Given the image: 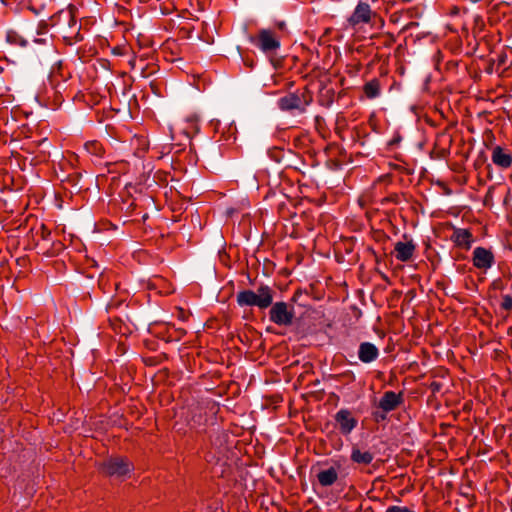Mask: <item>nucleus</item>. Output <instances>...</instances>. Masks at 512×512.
<instances>
[{
  "label": "nucleus",
  "instance_id": "12",
  "mask_svg": "<svg viewBox=\"0 0 512 512\" xmlns=\"http://www.w3.org/2000/svg\"><path fill=\"white\" fill-rule=\"evenodd\" d=\"M334 418L340 433L343 435H349L355 429L358 423L357 419L348 409H340L335 414Z\"/></svg>",
  "mask_w": 512,
  "mask_h": 512
},
{
  "label": "nucleus",
  "instance_id": "14",
  "mask_svg": "<svg viewBox=\"0 0 512 512\" xmlns=\"http://www.w3.org/2000/svg\"><path fill=\"white\" fill-rule=\"evenodd\" d=\"M492 162L501 169H508L512 166V153L501 146H495L491 153Z\"/></svg>",
  "mask_w": 512,
  "mask_h": 512
},
{
  "label": "nucleus",
  "instance_id": "5",
  "mask_svg": "<svg viewBox=\"0 0 512 512\" xmlns=\"http://www.w3.org/2000/svg\"><path fill=\"white\" fill-rule=\"evenodd\" d=\"M294 318V308L286 302L280 301L272 303L269 311V319L271 322L279 326H290Z\"/></svg>",
  "mask_w": 512,
  "mask_h": 512
},
{
  "label": "nucleus",
  "instance_id": "21",
  "mask_svg": "<svg viewBox=\"0 0 512 512\" xmlns=\"http://www.w3.org/2000/svg\"><path fill=\"white\" fill-rule=\"evenodd\" d=\"M385 512H416L407 506L392 505L387 507Z\"/></svg>",
  "mask_w": 512,
  "mask_h": 512
},
{
  "label": "nucleus",
  "instance_id": "19",
  "mask_svg": "<svg viewBox=\"0 0 512 512\" xmlns=\"http://www.w3.org/2000/svg\"><path fill=\"white\" fill-rule=\"evenodd\" d=\"M84 148L87 153L96 157L97 160H100L105 153L103 145L96 140L86 142Z\"/></svg>",
  "mask_w": 512,
  "mask_h": 512
},
{
  "label": "nucleus",
  "instance_id": "1",
  "mask_svg": "<svg viewBox=\"0 0 512 512\" xmlns=\"http://www.w3.org/2000/svg\"><path fill=\"white\" fill-rule=\"evenodd\" d=\"M54 24L58 26L59 32L68 44L81 41L83 39L80 30L81 25L77 22L74 8L70 6L66 10H61L53 17Z\"/></svg>",
  "mask_w": 512,
  "mask_h": 512
},
{
  "label": "nucleus",
  "instance_id": "2",
  "mask_svg": "<svg viewBox=\"0 0 512 512\" xmlns=\"http://www.w3.org/2000/svg\"><path fill=\"white\" fill-rule=\"evenodd\" d=\"M273 290L267 285H261L257 291L242 290L237 293L236 301L240 307L256 306L263 310L270 307L273 303Z\"/></svg>",
  "mask_w": 512,
  "mask_h": 512
},
{
  "label": "nucleus",
  "instance_id": "4",
  "mask_svg": "<svg viewBox=\"0 0 512 512\" xmlns=\"http://www.w3.org/2000/svg\"><path fill=\"white\" fill-rule=\"evenodd\" d=\"M250 42L265 54H274L280 48L279 37L269 29L259 30L257 35L250 37Z\"/></svg>",
  "mask_w": 512,
  "mask_h": 512
},
{
  "label": "nucleus",
  "instance_id": "15",
  "mask_svg": "<svg viewBox=\"0 0 512 512\" xmlns=\"http://www.w3.org/2000/svg\"><path fill=\"white\" fill-rule=\"evenodd\" d=\"M379 349L371 342H361L358 348V358L364 364H369L378 359Z\"/></svg>",
  "mask_w": 512,
  "mask_h": 512
},
{
  "label": "nucleus",
  "instance_id": "10",
  "mask_svg": "<svg viewBox=\"0 0 512 512\" xmlns=\"http://www.w3.org/2000/svg\"><path fill=\"white\" fill-rule=\"evenodd\" d=\"M403 402L402 393H395L394 391H386L381 397L378 407L384 412L388 413L395 410L398 406H400ZM376 419L384 420L386 418L385 414L379 415L375 414Z\"/></svg>",
  "mask_w": 512,
  "mask_h": 512
},
{
  "label": "nucleus",
  "instance_id": "13",
  "mask_svg": "<svg viewBox=\"0 0 512 512\" xmlns=\"http://www.w3.org/2000/svg\"><path fill=\"white\" fill-rule=\"evenodd\" d=\"M341 466L336 464L334 466L322 467L316 474L317 481L321 487H330L334 485L339 478Z\"/></svg>",
  "mask_w": 512,
  "mask_h": 512
},
{
  "label": "nucleus",
  "instance_id": "11",
  "mask_svg": "<svg viewBox=\"0 0 512 512\" xmlns=\"http://www.w3.org/2000/svg\"><path fill=\"white\" fill-rule=\"evenodd\" d=\"M450 240L455 247L467 251L471 249L475 237L469 229L453 227Z\"/></svg>",
  "mask_w": 512,
  "mask_h": 512
},
{
  "label": "nucleus",
  "instance_id": "24",
  "mask_svg": "<svg viewBox=\"0 0 512 512\" xmlns=\"http://www.w3.org/2000/svg\"><path fill=\"white\" fill-rule=\"evenodd\" d=\"M510 293H512V287L510 288Z\"/></svg>",
  "mask_w": 512,
  "mask_h": 512
},
{
  "label": "nucleus",
  "instance_id": "23",
  "mask_svg": "<svg viewBox=\"0 0 512 512\" xmlns=\"http://www.w3.org/2000/svg\"><path fill=\"white\" fill-rule=\"evenodd\" d=\"M432 388H433V391H436V390H438V389H439V385H438V384H436V383H433V384H432Z\"/></svg>",
  "mask_w": 512,
  "mask_h": 512
},
{
  "label": "nucleus",
  "instance_id": "22",
  "mask_svg": "<svg viewBox=\"0 0 512 512\" xmlns=\"http://www.w3.org/2000/svg\"><path fill=\"white\" fill-rule=\"evenodd\" d=\"M51 232L49 229H47L44 225L41 226V238L43 240H48Z\"/></svg>",
  "mask_w": 512,
  "mask_h": 512
},
{
  "label": "nucleus",
  "instance_id": "18",
  "mask_svg": "<svg viewBox=\"0 0 512 512\" xmlns=\"http://www.w3.org/2000/svg\"><path fill=\"white\" fill-rule=\"evenodd\" d=\"M363 91L368 99L377 98L381 92L380 81L374 78L363 86Z\"/></svg>",
  "mask_w": 512,
  "mask_h": 512
},
{
  "label": "nucleus",
  "instance_id": "3",
  "mask_svg": "<svg viewBox=\"0 0 512 512\" xmlns=\"http://www.w3.org/2000/svg\"><path fill=\"white\" fill-rule=\"evenodd\" d=\"M313 98L308 90L289 93L278 100V107L282 111L304 113Z\"/></svg>",
  "mask_w": 512,
  "mask_h": 512
},
{
  "label": "nucleus",
  "instance_id": "9",
  "mask_svg": "<svg viewBox=\"0 0 512 512\" xmlns=\"http://www.w3.org/2000/svg\"><path fill=\"white\" fill-rule=\"evenodd\" d=\"M495 263V256L491 249L485 247H476L472 253V264L473 266L486 272Z\"/></svg>",
  "mask_w": 512,
  "mask_h": 512
},
{
  "label": "nucleus",
  "instance_id": "20",
  "mask_svg": "<svg viewBox=\"0 0 512 512\" xmlns=\"http://www.w3.org/2000/svg\"><path fill=\"white\" fill-rule=\"evenodd\" d=\"M6 40L12 45L25 46L26 41L14 31H8L6 34Z\"/></svg>",
  "mask_w": 512,
  "mask_h": 512
},
{
  "label": "nucleus",
  "instance_id": "6",
  "mask_svg": "<svg viewBox=\"0 0 512 512\" xmlns=\"http://www.w3.org/2000/svg\"><path fill=\"white\" fill-rule=\"evenodd\" d=\"M216 413V405L214 402H207L199 404L191 410V417L189 425L192 429L201 430L206 426L209 414L213 415Z\"/></svg>",
  "mask_w": 512,
  "mask_h": 512
},
{
  "label": "nucleus",
  "instance_id": "17",
  "mask_svg": "<svg viewBox=\"0 0 512 512\" xmlns=\"http://www.w3.org/2000/svg\"><path fill=\"white\" fill-rule=\"evenodd\" d=\"M350 458L354 463L369 465L373 461L374 455L368 450H362L359 447L354 446L352 448Z\"/></svg>",
  "mask_w": 512,
  "mask_h": 512
},
{
  "label": "nucleus",
  "instance_id": "7",
  "mask_svg": "<svg viewBox=\"0 0 512 512\" xmlns=\"http://www.w3.org/2000/svg\"><path fill=\"white\" fill-rule=\"evenodd\" d=\"M376 16L377 13L371 9L368 3L359 1L347 21L350 26L355 28L370 24Z\"/></svg>",
  "mask_w": 512,
  "mask_h": 512
},
{
  "label": "nucleus",
  "instance_id": "8",
  "mask_svg": "<svg viewBox=\"0 0 512 512\" xmlns=\"http://www.w3.org/2000/svg\"><path fill=\"white\" fill-rule=\"evenodd\" d=\"M132 468V464L124 458H111L101 465V471L103 474L121 478L127 475Z\"/></svg>",
  "mask_w": 512,
  "mask_h": 512
},
{
  "label": "nucleus",
  "instance_id": "16",
  "mask_svg": "<svg viewBox=\"0 0 512 512\" xmlns=\"http://www.w3.org/2000/svg\"><path fill=\"white\" fill-rule=\"evenodd\" d=\"M416 246L412 240L408 242H397L394 247L395 257L401 262L409 261L415 252Z\"/></svg>",
  "mask_w": 512,
  "mask_h": 512
}]
</instances>
